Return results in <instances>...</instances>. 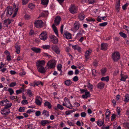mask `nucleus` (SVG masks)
Segmentation results:
<instances>
[{"instance_id":"1","label":"nucleus","mask_w":129,"mask_h":129,"mask_svg":"<svg viewBox=\"0 0 129 129\" xmlns=\"http://www.w3.org/2000/svg\"><path fill=\"white\" fill-rule=\"evenodd\" d=\"M11 106V104L7 105L6 106H5L1 111V113L2 115L5 117L8 115L10 112V109L9 108Z\"/></svg>"},{"instance_id":"2","label":"nucleus","mask_w":129,"mask_h":129,"mask_svg":"<svg viewBox=\"0 0 129 129\" xmlns=\"http://www.w3.org/2000/svg\"><path fill=\"white\" fill-rule=\"evenodd\" d=\"M120 55L117 52H115L112 54V58L114 62H117L120 59Z\"/></svg>"},{"instance_id":"3","label":"nucleus","mask_w":129,"mask_h":129,"mask_svg":"<svg viewBox=\"0 0 129 129\" xmlns=\"http://www.w3.org/2000/svg\"><path fill=\"white\" fill-rule=\"evenodd\" d=\"M34 24L35 26L38 28H40L44 26L43 22L41 20H36Z\"/></svg>"},{"instance_id":"4","label":"nucleus","mask_w":129,"mask_h":129,"mask_svg":"<svg viewBox=\"0 0 129 129\" xmlns=\"http://www.w3.org/2000/svg\"><path fill=\"white\" fill-rule=\"evenodd\" d=\"M6 12V16L7 17L10 16L13 12V10L12 9L11 7H8L5 11Z\"/></svg>"},{"instance_id":"5","label":"nucleus","mask_w":129,"mask_h":129,"mask_svg":"<svg viewBox=\"0 0 129 129\" xmlns=\"http://www.w3.org/2000/svg\"><path fill=\"white\" fill-rule=\"evenodd\" d=\"M39 37L41 40L45 41L47 38V33L46 31H43Z\"/></svg>"},{"instance_id":"6","label":"nucleus","mask_w":129,"mask_h":129,"mask_svg":"<svg viewBox=\"0 0 129 129\" xmlns=\"http://www.w3.org/2000/svg\"><path fill=\"white\" fill-rule=\"evenodd\" d=\"M92 52L91 49H89L87 50L85 52L84 56L85 60L87 61L90 58V55Z\"/></svg>"},{"instance_id":"7","label":"nucleus","mask_w":129,"mask_h":129,"mask_svg":"<svg viewBox=\"0 0 129 129\" xmlns=\"http://www.w3.org/2000/svg\"><path fill=\"white\" fill-rule=\"evenodd\" d=\"M77 8L74 5H72L69 8L70 12L72 14H74L77 12Z\"/></svg>"},{"instance_id":"8","label":"nucleus","mask_w":129,"mask_h":129,"mask_svg":"<svg viewBox=\"0 0 129 129\" xmlns=\"http://www.w3.org/2000/svg\"><path fill=\"white\" fill-rule=\"evenodd\" d=\"M42 102V99L40 96H37L35 99V103L36 104L39 106L41 105Z\"/></svg>"},{"instance_id":"9","label":"nucleus","mask_w":129,"mask_h":129,"mask_svg":"<svg viewBox=\"0 0 129 129\" xmlns=\"http://www.w3.org/2000/svg\"><path fill=\"white\" fill-rule=\"evenodd\" d=\"M56 63L54 61L50 60L47 63V66H48V68L51 69L54 68L55 66Z\"/></svg>"},{"instance_id":"10","label":"nucleus","mask_w":129,"mask_h":129,"mask_svg":"<svg viewBox=\"0 0 129 129\" xmlns=\"http://www.w3.org/2000/svg\"><path fill=\"white\" fill-rule=\"evenodd\" d=\"M49 38L51 41L54 43H56L58 41L57 38L54 35H50Z\"/></svg>"},{"instance_id":"11","label":"nucleus","mask_w":129,"mask_h":129,"mask_svg":"<svg viewBox=\"0 0 129 129\" xmlns=\"http://www.w3.org/2000/svg\"><path fill=\"white\" fill-rule=\"evenodd\" d=\"M45 61L43 60H38L36 62L37 66V67L43 66L45 65Z\"/></svg>"},{"instance_id":"12","label":"nucleus","mask_w":129,"mask_h":129,"mask_svg":"<svg viewBox=\"0 0 129 129\" xmlns=\"http://www.w3.org/2000/svg\"><path fill=\"white\" fill-rule=\"evenodd\" d=\"M61 20V19L60 16H57L55 18L54 24L56 25H59Z\"/></svg>"},{"instance_id":"13","label":"nucleus","mask_w":129,"mask_h":129,"mask_svg":"<svg viewBox=\"0 0 129 129\" xmlns=\"http://www.w3.org/2000/svg\"><path fill=\"white\" fill-rule=\"evenodd\" d=\"M64 101L67 105L66 107L67 108L71 109L73 108L72 105L70 103L69 100L66 98H65Z\"/></svg>"},{"instance_id":"14","label":"nucleus","mask_w":129,"mask_h":129,"mask_svg":"<svg viewBox=\"0 0 129 129\" xmlns=\"http://www.w3.org/2000/svg\"><path fill=\"white\" fill-rule=\"evenodd\" d=\"M9 102L7 99H6L5 100H3L0 101V103L2 106H6L8 104H11V106L12 105V104L11 103H9Z\"/></svg>"},{"instance_id":"15","label":"nucleus","mask_w":129,"mask_h":129,"mask_svg":"<svg viewBox=\"0 0 129 129\" xmlns=\"http://www.w3.org/2000/svg\"><path fill=\"white\" fill-rule=\"evenodd\" d=\"M63 36L68 39H71L72 38L71 34L70 33L67 32L64 33Z\"/></svg>"},{"instance_id":"16","label":"nucleus","mask_w":129,"mask_h":129,"mask_svg":"<svg viewBox=\"0 0 129 129\" xmlns=\"http://www.w3.org/2000/svg\"><path fill=\"white\" fill-rule=\"evenodd\" d=\"M52 48L53 51H54L57 54H59L60 51L59 50V48L56 46H54L52 47Z\"/></svg>"},{"instance_id":"17","label":"nucleus","mask_w":129,"mask_h":129,"mask_svg":"<svg viewBox=\"0 0 129 129\" xmlns=\"http://www.w3.org/2000/svg\"><path fill=\"white\" fill-rule=\"evenodd\" d=\"M37 68L39 72L42 73H44L46 71L45 69L43 66L38 67Z\"/></svg>"},{"instance_id":"18","label":"nucleus","mask_w":129,"mask_h":129,"mask_svg":"<svg viewBox=\"0 0 129 129\" xmlns=\"http://www.w3.org/2000/svg\"><path fill=\"white\" fill-rule=\"evenodd\" d=\"M110 113L111 112L109 110L107 109L106 112V121L109 120Z\"/></svg>"},{"instance_id":"19","label":"nucleus","mask_w":129,"mask_h":129,"mask_svg":"<svg viewBox=\"0 0 129 129\" xmlns=\"http://www.w3.org/2000/svg\"><path fill=\"white\" fill-rule=\"evenodd\" d=\"M108 44L106 43H102L101 44V49L104 50H106L107 49Z\"/></svg>"},{"instance_id":"20","label":"nucleus","mask_w":129,"mask_h":129,"mask_svg":"<svg viewBox=\"0 0 129 129\" xmlns=\"http://www.w3.org/2000/svg\"><path fill=\"white\" fill-rule=\"evenodd\" d=\"M16 7V6L15 4H14V5H13V6L12 10H13L15 9V10L14 13L12 16V18L16 16L18 10V8H15Z\"/></svg>"},{"instance_id":"21","label":"nucleus","mask_w":129,"mask_h":129,"mask_svg":"<svg viewBox=\"0 0 129 129\" xmlns=\"http://www.w3.org/2000/svg\"><path fill=\"white\" fill-rule=\"evenodd\" d=\"M31 49L36 53H40L41 52V49L40 48L33 47Z\"/></svg>"},{"instance_id":"22","label":"nucleus","mask_w":129,"mask_h":129,"mask_svg":"<svg viewBox=\"0 0 129 129\" xmlns=\"http://www.w3.org/2000/svg\"><path fill=\"white\" fill-rule=\"evenodd\" d=\"M80 24L78 22L75 23L74 25V27L73 28V30H77L79 27Z\"/></svg>"},{"instance_id":"23","label":"nucleus","mask_w":129,"mask_h":129,"mask_svg":"<svg viewBox=\"0 0 129 129\" xmlns=\"http://www.w3.org/2000/svg\"><path fill=\"white\" fill-rule=\"evenodd\" d=\"M50 121L48 120H42L41 122V123L42 125L45 126L46 124L50 123Z\"/></svg>"},{"instance_id":"24","label":"nucleus","mask_w":129,"mask_h":129,"mask_svg":"<svg viewBox=\"0 0 129 129\" xmlns=\"http://www.w3.org/2000/svg\"><path fill=\"white\" fill-rule=\"evenodd\" d=\"M90 96V93L89 92H85V94L82 95V98L84 99H87V98L89 97Z\"/></svg>"},{"instance_id":"25","label":"nucleus","mask_w":129,"mask_h":129,"mask_svg":"<svg viewBox=\"0 0 129 129\" xmlns=\"http://www.w3.org/2000/svg\"><path fill=\"white\" fill-rule=\"evenodd\" d=\"M42 115L44 116L48 117L49 116V112L46 110H43L42 112Z\"/></svg>"},{"instance_id":"26","label":"nucleus","mask_w":129,"mask_h":129,"mask_svg":"<svg viewBox=\"0 0 129 129\" xmlns=\"http://www.w3.org/2000/svg\"><path fill=\"white\" fill-rule=\"evenodd\" d=\"M15 47L16 49V52L17 54L19 53L20 50V46L17 45H16Z\"/></svg>"},{"instance_id":"27","label":"nucleus","mask_w":129,"mask_h":129,"mask_svg":"<svg viewBox=\"0 0 129 129\" xmlns=\"http://www.w3.org/2000/svg\"><path fill=\"white\" fill-rule=\"evenodd\" d=\"M14 20H10L9 19H6L4 20V24L5 25L6 24L7 25L8 24H9L10 23L13 22Z\"/></svg>"},{"instance_id":"28","label":"nucleus","mask_w":129,"mask_h":129,"mask_svg":"<svg viewBox=\"0 0 129 129\" xmlns=\"http://www.w3.org/2000/svg\"><path fill=\"white\" fill-rule=\"evenodd\" d=\"M104 84L103 82H100L98 84V87L100 89H101L104 87Z\"/></svg>"},{"instance_id":"29","label":"nucleus","mask_w":129,"mask_h":129,"mask_svg":"<svg viewBox=\"0 0 129 129\" xmlns=\"http://www.w3.org/2000/svg\"><path fill=\"white\" fill-rule=\"evenodd\" d=\"M121 78L120 79V80L123 81H125L126 79L127 78V75H122V74L121 75Z\"/></svg>"},{"instance_id":"30","label":"nucleus","mask_w":129,"mask_h":129,"mask_svg":"<svg viewBox=\"0 0 129 129\" xmlns=\"http://www.w3.org/2000/svg\"><path fill=\"white\" fill-rule=\"evenodd\" d=\"M85 16V15L83 13H81L79 15V19L80 20H82L84 19Z\"/></svg>"},{"instance_id":"31","label":"nucleus","mask_w":129,"mask_h":129,"mask_svg":"<svg viewBox=\"0 0 129 129\" xmlns=\"http://www.w3.org/2000/svg\"><path fill=\"white\" fill-rule=\"evenodd\" d=\"M120 2V0H117V3L116 6V8L118 12L119 10Z\"/></svg>"},{"instance_id":"32","label":"nucleus","mask_w":129,"mask_h":129,"mask_svg":"<svg viewBox=\"0 0 129 129\" xmlns=\"http://www.w3.org/2000/svg\"><path fill=\"white\" fill-rule=\"evenodd\" d=\"M87 86L88 88V89L92 91V90L93 86V85L90 83L88 82L87 83Z\"/></svg>"},{"instance_id":"33","label":"nucleus","mask_w":129,"mask_h":129,"mask_svg":"<svg viewBox=\"0 0 129 129\" xmlns=\"http://www.w3.org/2000/svg\"><path fill=\"white\" fill-rule=\"evenodd\" d=\"M65 84L66 85L69 86L71 85L72 84V82L70 80H68L64 82Z\"/></svg>"},{"instance_id":"34","label":"nucleus","mask_w":129,"mask_h":129,"mask_svg":"<svg viewBox=\"0 0 129 129\" xmlns=\"http://www.w3.org/2000/svg\"><path fill=\"white\" fill-rule=\"evenodd\" d=\"M27 129H35V126L32 124H28L27 125Z\"/></svg>"},{"instance_id":"35","label":"nucleus","mask_w":129,"mask_h":129,"mask_svg":"<svg viewBox=\"0 0 129 129\" xmlns=\"http://www.w3.org/2000/svg\"><path fill=\"white\" fill-rule=\"evenodd\" d=\"M44 105L45 106H47L48 108L49 109L51 108V105L49 102H45Z\"/></svg>"},{"instance_id":"36","label":"nucleus","mask_w":129,"mask_h":129,"mask_svg":"<svg viewBox=\"0 0 129 129\" xmlns=\"http://www.w3.org/2000/svg\"><path fill=\"white\" fill-rule=\"evenodd\" d=\"M124 127L126 129H129V122H125L123 124Z\"/></svg>"},{"instance_id":"37","label":"nucleus","mask_w":129,"mask_h":129,"mask_svg":"<svg viewBox=\"0 0 129 129\" xmlns=\"http://www.w3.org/2000/svg\"><path fill=\"white\" fill-rule=\"evenodd\" d=\"M109 76H107L106 77H103L101 79L102 81H105L106 82H108L109 80Z\"/></svg>"},{"instance_id":"38","label":"nucleus","mask_w":129,"mask_h":129,"mask_svg":"<svg viewBox=\"0 0 129 129\" xmlns=\"http://www.w3.org/2000/svg\"><path fill=\"white\" fill-rule=\"evenodd\" d=\"M97 124L98 125L101 126H102L104 123V121H102L101 120H99L97 121Z\"/></svg>"},{"instance_id":"39","label":"nucleus","mask_w":129,"mask_h":129,"mask_svg":"<svg viewBox=\"0 0 129 129\" xmlns=\"http://www.w3.org/2000/svg\"><path fill=\"white\" fill-rule=\"evenodd\" d=\"M49 0H42V4L44 5H47L48 4Z\"/></svg>"},{"instance_id":"40","label":"nucleus","mask_w":129,"mask_h":129,"mask_svg":"<svg viewBox=\"0 0 129 129\" xmlns=\"http://www.w3.org/2000/svg\"><path fill=\"white\" fill-rule=\"evenodd\" d=\"M75 111V110L74 109L72 110L67 111H66L65 114L67 115H69L71 113L74 112Z\"/></svg>"},{"instance_id":"41","label":"nucleus","mask_w":129,"mask_h":129,"mask_svg":"<svg viewBox=\"0 0 129 129\" xmlns=\"http://www.w3.org/2000/svg\"><path fill=\"white\" fill-rule=\"evenodd\" d=\"M101 73L102 75L104 76L107 71V69L106 68H104L102 69L101 70Z\"/></svg>"},{"instance_id":"42","label":"nucleus","mask_w":129,"mask_h":129,"mask_svg":"<svg viewBox=\"0 0 129 129\" xmlns=\"http://www.w3.org/2000/svg\"><path fill=\"white\" fill-rule=\"evenodd\" d=\"M26 93L29 97H30L32 96L33 95V93L30 90H27L26 91Z\"/></svg>"},{"instance_id":"43","label":"nucleus","mask_w":129,"mask_h":129,"mask_svg":"<svg viewBox=\"0 0 129 129\" xmlns=\"http://www.w3.org/2000/svg\"><path fill=\"white\" fill-rule=\"evenodd\" d=\"M42 48L43 49H49L50 48V45H45L42 46Z\"/></svg>"},{"instance_id":"44","label":"nucleus","mask_w":129,"mask_h":129,"mask_svg":"<svg viewBox=\"0 0 129 129\" xmlns=\"http://www.w3.org/2000/svg\"><path fill=\"white\" fill-rule=\"evenodd\" d=\"M8 91L9 92L10 94L11 95L14 93V91L11 88H9L8 89Z\"/></svg>"},{"instance_id":"45","label":"nucleus","mask_w":129,"mask_h":129,"mask_svg":"<svg viewBox=\"0 0 129 129\" xmlns=\"http://www.w3.org/2000/svg\"><path fill=\"white\" fill-rule=\"evenodd\" d=\"M26 72L24 70H23L22 71L19 73V75L21 76H22L25 75Z\"/></svg>"},{"instance_id":"46","label":"nucleus","mask_w":129,"mask_h":129,"mask_svg":"<svg viewBox=\"0 0 129 129\" xmlns=\"http://www.w3.org/2000/svg\"><path fill=\"white\" fill-rule=\"evenodd\" d=\"M125 99L124 101L126 102H128L129 100V95L126 94L125 95Z\"/></svg>"},{"instance_id":"47","label":"nucleus","mask_w":129,"mask_h":129,"mask_svg":"<svg viewBox=\"0 0 129 129\" xmlns=\"http://www.w3.org/2000/svg\"><path fill=\"white\" fill-rule=\"evenodd\" d=\"M34 83L35 84V85L37 86H38L40 84H41V85H43V84L42 83L41 81H38L37 82L35 81L34 82Z\"/></svg>"},{"instance_id":"48","label":"nucleus","mask_w":129,"mask_h":129,"mask_svg":"<svg viewBox=\"0 0 129 129\" xmlns=\"http://www.w3.org/2000/svg\"><path fill=\"white\" fill-rule=\"evenodd\" d=\"M119 34L121 37L124 38H126L127 37L126 35L122 32H120Z\"/></svg>"},{"instance_id":"49","label":"nucleus","mask_w":129,"mask_h":129,"mask_svg":"<svg viewBox=\"0 0 129 129\" xmlns=\"http://www.w3.org/2000/svg\"><path fill=\"white\" fill-rule=\"evenodd\" d=\"M24 90V88H21L19 90H17L16 91L17 94H18L19 93L22 92Z\"/></svg>"},{"instance_id":"50","label":"nucleus","mask_w":129,"mask_h":129,"mask_svg":"<svg viewBox=\"0 0 129 129\" xmlns=\"http://www.w3.org/2000/svg\"><path fill=\"white\" fill-rule=\"evenodd\" d=\"M25 108L24 107H20L18 109V111L20 112H23L24 111Z\"/></svg>"},{"instance_id":"51","label":"nucleus","mask_w":129,"mask_h":129,"mask_svg":"<svg viewBox=\"0 0 129 129\" xmlns=\"http://www.w3.org/2000/svg\"><path fill=\"white\" fill-rule=\"evenodd\" d=\"M129 4L128 3H126L125 4H124L122 7V8L124 10H125L126 9V7Z\"/></svg>"},{"instance_id":"52","label":"nucleus","mask_w":129,"mask_h":129,"mask_svg":"<svg viewBox=\"0 0 129 129\" xmlns=\"http://www.w3.org/2000/svg\"><path fill=\"white\" fill-rule=\"evenodd\" d=\"M62 68V65L60 64H58L57 67L58 70L59 71H61V73H62V71L61 70Z\"/></svg>"},{"instance_id":"53","label":"nucleus","mask_w":129,"mask_h":129,"mask_svg":"<svg viewBox=\"0 0 129 129\" xmlns=\"http://www.w3.org/2000/svg\"><path fill=\"white\" fill-rule=\"evenodd\" d=\"M29 0H22V4L23 5H25L27 4Z\"/></svg>"},{"instance_id":"54","label":"nucleus","mask_w":129,"mask_h":129,"mask_svg":"<svg viewBox=\"0 0 129 129\" xmlns=\"http://www.w3.org/2000/svg\"><path fill=\"white\" fill-rule=\"evenodd\" d=\"M21 104L23 105H26L28 104V102L27 100H24L21 101Z\"/></svg>"},{"instance_id":"55","label":"nucleus","mask_w":129,"mask_h":129,"mask_svg":"<svg viewBox=\"0 0 129 129\" xmlns=\"http://www.w3.org/2000/svg\"><path fill=\"white\" fill-rule=\"evenodd\" d=\"M35 5L32 3L29 4L28 5V7L31 9H33Z\"/></svg>"},{"instance_id":"56","label":"nucleus","mask_w":129,"mask_h":129,"mask_svg":"<svg viewBox=\"0 0 129 129\" xmlns=\"http://www.w3.org/2000/svg\"><path fill=\"white\" fill-rule=\"evenodd\" d=\"M108 24L107 22H104L99 24V26H106Z\"/></svg>"},{"instance_id":"57","label":"nucleus","mask_w":129,"mask_h":129,"mask_svg":"<svg viewBox=\"0 0 129 129\" xmlns=\"http://www.w3.org/2000/svg\"><path fill=\"white\" fill-rule=\"evenodd\" d=\"M57 107L58 109H60V110H62L63 109V106L60 104H57Z\"/></svg>"},{"instance_id":"58","label":"nucleus","mask_w":129,"mask_h":129,"mask_svg":"<svg viewBox=\"0 0 129 129\" xmlns=\"http://www.w3.org/2000/svg\"><path fill=\"white\" fill-rule=\"evenodd\" d=\"M1 71L3 73H6L7 72V71L6 68H4L1 70Z\"/></svg>"},{"instance_id":"59","label":"nucleus","mask_w":129,"mask_h":129,"mask_svg":"<svg viewBox=\"0 0 129 129\" xmlns=\"http://www.w3.org/2000/svg\"><path fill=\"white\" fill-rule=\"evenodd\" d=\"M86 2H88L89 4H93L94 2V1L93 0H85Z\"/></svg>"},{"instance_id":"60","label":"nucleus","mask_w":129,"mask_h":129,"mask_svg":"<svg viewBox=\"0 0 129 129\" xmlns=\"http://www.w3.org/2000/svg\"><path fill=\"white\" fill-rule=\"evenodd\" d=\"M16 83L15 82H12L9 85V86L12 87L15 86L16 85Z\"/></svg>"},{"instance_id":"61","label":"nucleus","mask_w":129,"mask_h":129,"mask_svg":"<svg viewBox=\"0 0 129 129\" xmlns=\"http://www.w3.org/2000/svg\"><path fill=\"white\" fill-rule=\"evenodd\" d=\"M86 20L88 21H95L94 19L91 18H86Z\"/></svg>"},{"instance_id":"62","label":"nucleus","mask_w":129,"mask_h":129,"mask_svg":"<svg viewBox=\"0 0 129 129\" xmlns=\"http://www.w3.org/2000/svg\"><path fill=\"white\" fill-rule=\"evenodd\" d=\"M96 72L95 69H93L92 70V75L94 76H95L96 75Z\"/></svg>"},{"instance_id":"63","label":"nucleus","mask_w":129,"mask_h":129,"mask_svg":"<svg viewBox=\"0 0 129 129\" xmlns=\"http://www.w3.org/2000/svg\"><path fill=\"white\" fill-rule=\"evenodd\" d=\"M41 112L40 111H37L36 112L35 115L37 116H39L41 115Z\"/></svg>"},{"instance_id":"64","label":"nucleus","mask_w":129,"mask_h":129,"mask_svg":"<svg viewBox=\"0 0 129 129\" xmlns=\"http://www.w3.org/2000/svg\"><path fill=\"white\" fill-rule=\"evenodd\" d=\"M93 64L94 66L95 67H96L98 64V62L97 61H95L93 62Z\"/></svg>"}]
</instances>
